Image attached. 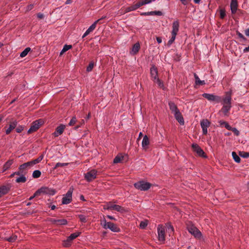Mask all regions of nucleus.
<instances>
[{"label": "nucleus", "instance_id": "nucleus-1", "mask_svg": "<svg viewBox=\"0 0 249 249\" xmlns=\"http://www.w3.org/2000/svg\"><path fill=\"white\" fill-rule=\"evenodd\" d=\"M43 155H40L38 158L31 161L25 162L19 166V169L22 170L25 175L27 173V170L35 164L39 163L43 159Z\"/></svg>", "mask_w": 249, "mask_h": 249}, {"label": "nucleus", "instance_id": "nucleus-2", "mask_svg": "<svg viewBox=\"0 0 249 249\" xmlns=\"http://www.w3.org/2000/svg\"><path fill=\"white\" fill-rule=\"evenodd\" d=\"M134 186L138 190L146 191L151 187L152 184L144 180H140L135 183Z\"/></svg>", "mask_w": 249, "mask_h": 249}, {"label": "nucleus", "instance_id": "nucleus-3", "mask_svg": "<svg viewBox=\"0 0 249 249\" xmlns=\"http://www.w3.org/2000/svg\"><path fill=\"white\" fill-rule=\"evenodd\" d=\"M103 227L104 229H109L112 231L119 232L120 231V229L115 224L110 222H107L105 219L102 223Z\"/></svg>", "mask_w": 249, "mask_h": 249}, {"label": "nucleus", "instance_id": "nucleus-4", "mask_svg": "<svg viewBox=\"0 0 249 249\" xmlns=\"http://www.w3.org/2000/svg\"><path fill=\"white\" fill-rule=\"evenodd\" d=\"M104 209L108 210H115L120 213L124 212V209L122 206L113 204L111 202L107 203L104 206Z\"/></svg>", "mask_w": 249, "mask_h": 249}, {"label": "nucleus", "instance_id": "nucleus-5", "mask_svg": "<svg viewBox=\"0 0 249 249\" xmlns=\"http://www.w3.org/2000/svg\"><path fill=\"white\" fill-rule=\"evenodd\" d=\"M188 231L193 235L196 238H200L201 236L200 231L194 225L191 223L187 224V227Z\"/></svg>", "mask_w": 249, "mask_h": 249}, {"label": "nucleus", "instance_id": "nucleus-6", "mask_svg": "<svg viewBox=\"0 0 249 249\" xmlns=\"http://www.w3.org/2000/svg\"><path fill=\"white\" fill-rule=\"evenodd\" d=\"M43 124V121L41 120H36L34 122L28 131V133L31 134L36 131L40 126Z\"/></svg>", "mask_w": 249, "mask_h": 249}, {"label": "nucleus", "instance_id": "nucleus-7", "mask_svg": "<svg viewBox=\"0 0 249 249\" xmlns=\"http://www.w3.org/2000/svg\"><path fill=\"white\" fill-rule=\"evenodd\" d=\"M202 96L210 101L214 102L217 103L221 101V97L220 96L212 94L204 93L202 94Z\"/></svg>", "mask_w": 249, "mask_h": 249}, {"label": "nucleus", "instance_id": "nucleus-8", "mask_svg": "<svg viewBox=\"0 0 249 249\" xmlns=\"http://www.w3.org/2000/svg\"><path fill=\"white\" fill-rule=\"evenodd\" d=\"M97 171L93 169L84 174L85 178L88 182H90L96 178Z\"/></svg>", "mask_w": 249, "mask_h": 249}, {"label": "nucleus", "instance_id": "nucleus-9", "mask_svg": "<svg viewBox=\"0 0 249 249\" xmlns=\"http://www.w3.org/2000/svg\"><path fill=\"white\" fill-rule=\"evenodd\" d=\"M72 192L73 189L70 188L63 197L62 202L63 204H68L71 203L72 200Z\"/></svg>", "mask_w": 249, "mask_h": 249}, {"label": "nucleus", "instance_id": "nucleus-10", "mask_svg": "<svg viewBox=\"0 0 249 249\" xmlns=\"http://www.w3.org/2000/svg\"><path fill=\"white\" fill-rule=\"evenodd\" d=\"M210 122L207 119H203L200 121V125L202 129L203 135H207L208 133L207 128L210 125Z\"/></svg>", "mask_w": 249, "mask_h": 249}, {"label": "nucleus", "instance_id": "nucleus-11", "mask_svg": "<svg viewBox=\"0 0 249 249\" xmlns=\"http://www.w3.org/2000/svg\"><path fill=\"white\" fill-rule=\"evenodd\" d=\"M192 147L194 151L196 152L197 155L202 157H206L205 153L203 150L199 146V145L196 143H193Z\"/></svg>", "mask_w": 249, "mask_h": 249}, {"label": "nucleus", "instance_id": "nucleus-12", "mask_svg": "<svg viewBox=\"0 0 249 249\" xmlns=\"http://www.w3.org/2000/svg\"><path fill=\"white\" fill-rule=\"evenodd\" d=\"M17 124L18 122L15 120L12 119L9 123V127L5 130L6 134H9L17 127Z\"/></svg>", "mask_w": 249, "mask_h": 249}, {"label": "nucleus", "instance_id": "nucleus-13", "mask_svg": "<svg viewBox=\"0 0 249 249\" xmlns=\"http://www.w3.org/2000/svg\"><path fill=\"white\" fill-rule=\"evenodd\" d=\"M158 233L159 240L160 241H164L165 240V230L163 226L160 225L159 226L158 228Z\"/></svg>", "mask_w": 249, "mask_h": 249}, {"label": "nucleus", "instance_id": "nucleus-14", "mask_svg": "<svg viewBox=\"0 0 249 249\" xmlns=\"http://www.w3.org/2000/svg\"><path fill=\"white\" fill-rule=\"evenodd\" d=\"M10 189L11 186L9 184L0 186V197L8 194Z\"/></svg>", "mask_w": 249, "mask_h": 249}, {"label": "nucleus", "instance_id": "nucleus-15", "mask_svg": "<svg viewBox=\"0 0 249 249\" xmlns=\"http://www.w3.org/2000/svg\"><path fill=\"white\" fill-rule=\"evenodd\" d=\"M65 128V125L62 124H60L56 128L55 131L53 133V135L55 137L59 136L63 133Z\"/></svg>", "mask_w": 249, "mask_h": 249}, {"label": "nucleus", "instance_id": "nucleus-16", "mask_svg": "<svg viewBox=\"0 0 249 249\" xmlns=\"http://www.w3.org/2000/svg\"><path fill=\"white\" fill-rule=\"evenodd\" d=\"M179 22L178 20H176L173 22L172 24V31L171 32L172 35H177L179 30Z\"/></svg>", "mask_w": 249, "mask_h": 249}, {"label": "nucleus", "instance_id": "nucleus-17", "mask_svg": "<svg viewBox=\"0 0 249 249\" xmlns=\"http://www.w3.org/2000/svg\"><path fill=\"white\" fill-rule=\"evenodd\" d=\"M231 92H227L226 93V96L223 99V105L225 106H231Z\"/></svg>", "mask_w": 249, "mask_h": 249}, {"label": "nucleus", "instance_id": "nucleus-18", "mask_svg": "<svg viewBox=\"0 0 249 249\" xmlns=\"http://www.w3.org/2000/svg\"><path fill=\"white\" fill-rule=\"evenodd\" d=\"M141 6L138 2L133 5L125 8L124 9V13H126L130 11H134L139 8Z\"/></svg>", "mask_w": 249, "mask_h": 249}, {"label": "nucleus", "instance_id": "nucleus-19", "mask_svg": "<svg viewBox=\"0 0 249 249\" xmlns=\"http://www.w3.org/2000/svg\"><path fill=\"white\" fill-rule=\"evenodd\" d=\"M140 49V44L139 42L135 43L132 47L130 53L131 55H135L137 54Z\"/></svg>", "mask_w": 249, "mask_h": 249}, {"label": "nucleus", "instance_id": "nucleus-20", "mask_svg": "<svg viewBox=\"0 0 249 249\" xmlns=\"http://www.w3.org/2000/svg\"><path fill=\"white\" fill-rule=\"evenodd\" d=\"M150 73L152 79L154 81L157 79L158 78V71L157 68L153 66L150 69Z\"/></svg>", "mask_w": 249, "mask_h": 249}, {"label": "nucleus", "instance_id": "nucleus-21", "mask_svg": "<svg viewBox=\"0 0 249 249\" xmlns=\"http://www.w3.org/2000/svg\"><path fill=\"white\" fill-rule=\"evenodd\" d=\"M174 116L176 118V119L181 124H184V119L183 118L179 110L178 112H176L174 114Z\"/></svg>", "mask_w": 249, "mask_h": 249}, {"label": "nucleus", "instance_id": "nucleus-22", "mask_svg": "<svg viewBox=\"0 0 249 249\" xmlns=\"http://www.w3.org/2000/svg\"><path fill=\"white\" fill-rule=\"evenodd\" d=\"M142 15L144 16H153L156 15L158 16H161L163 15V13L160 11H151L148 12H144L141 14Z\"/></svg>", "mask_w": 249, "mask_h": 249}, {"label": "nucleus", "instance_id": "nucleus-23", "mask_svg": "<svg viewBox=\"0 0 249 249\" xmlns=\"http://www.w3.org/2000/svg\"><path fill=\"white\" fill-rule=\"evenodd\" d=\"M237 0H231V9L232 13L236 12L237 9Z\"/></svg>", "mask_w": 249, "mask_h": 249}, {"label": "nucleus", "instance_id": "nucleus-24", "mask_svg": "<svg viewBox=\"0 0 249 249\" xmlns=\"http://www.w3.org/2000/svg\"><path fill=\"white\" fill-rule=\"evenodd\" d=\"M169 106L170 109L173 114L175 113L176 112H178L179 111L177 107V106L175 105V104L174 102L172 101L169 102Z\"/></svg>", "mask_w": 249, "mask_h": 249}, {"label": "nucleus", "instance_id": "nucleus-25", "mask_svg": "<svg viewBox=\"0 0 249 249\" xmlns=\"http://www.w3.org/2000/svg\"><path fill=\"white\" fill-rule=\"evenodd\" d=\"M194 75L195 79V84L196 85L200 86L204 85L205 84V81L204 80H200L198 76L196 73H194Z\"/></svg>", "mask_w": 249, "mask_h": 249}, {"label": "nucleus", "instance_id": "nucleus-26", "mask_svg": "<svg viewBox=\"0 0 249 249\" xmlns=\"http://www.w3.org/2000/svg\"><path fill=\"white\" fill-rule=\"evenodd\" d=\"M48 190L47 189V187H41L40 188V189H38L35 193V195L36 196H40L41 194H44V193H48L47 192V191Z\"/></svg>", "mask_w": 249, "mask_h": 249}, {"label": "nucleus", "instance_id": "nucleus-27", "mask_svg": "<svg viewBox=\"0 0 249 249\" xmlns=\"http://www.w3.org/2000/svg\"><path fill=\"white\" fill-rule=\"evenodd\" d=\"M231 106H225L223 105V107H222L221 109V111L225 115L227 116L229 113V111L230 110L231 108Z\"/></svg>", "mask_w": 249, "mask_h": 249}, {"label": "nucleus", "instance_id": "nucleus-28", "mask_svg": "<svg viewBox=\"0 0 249 249\" xmlns=\"http://www.w3.org/2000/svg\"><path fill=\"white\" fill-rule=\"evenodd\" d=\"M13 163V160H8L3 166V172L8 170Z\"/></svg>", "mask_w": 249, "mask_h": 249}, {"label": "nucleus", "instance_id": "nucleus-29", "mask_svg": "<svg viewBox=\"0 0 249 249\" xmlns=\"http://www.w3.org/2000/svg\"><path fill=\"white\" fill-rule=\"evenodd\" d=\"M99 20L95 21L86 31L88 34L92 32L96 28V25Z\"/></svg>", "mask_w": 249, "mask_h": 249}, {"label": "nucleus", "instance_id": "nucleus-30", "mask_svg": "<svg viewBox=\"0 0 249 249\" xmlns=\"http://www.w3.org/2000/svg\"><path fill=\"white\" fill-rule=\"evenodd\" d=\"M149 144V138L146 135H145L142 139V146L143 147H145L147 146H148Z\"/></svg>", "mask_w": 249, "mask_h": 249}, {"label": "nucleus", "instance_id": "nucleus-31", "mask_svg": "<svg viewBox=\"0 0 249 249\" xmlns=\"http://www.w3.org/2000/svg\"><path fill=\"white\" fill-rule=\"evenodd\" d=\"M218 123L222 127H225L227 129H231V126L225 121L220 120L218 121Z\"/></svg>", "mask_w": 249, "mask_h": 249}, {"label": "nucleus", "instance_id": "nucleus-32", "mask_svg": "<svg viewBox=\"0 0 249 249\" xmlns=\"http://www.w3.org/2000/svg\"><path fill=\"white\" fill-rule=\"evenodd\" d=\"M80 234V232H75V233H73L72 234H71L68 237V240L69 241H71H71H72L73 239H75L76 237H77L78 236H79Z\"/></svg>", "mask_w": 249, "mask_h": 249}, {"label": "nucleus", "instance_id": "nucleus-33", "mask_svg": "<svg viewBox=\"0 0 249 249\" xmlns=\"http://www.w3.org/2000/svg\"><path fill=\"white\" fill-rule=\"evenodd\" d=\"M27 180L26 178L25 177V175H22L20 176L19 177L17 178L16 181L17 183H24Z\"/></svg>", "mask_w": 249, "mask_h": 249}, {"label": "nucleus", "instance_id": "nucleus-34", "mask_svg": "<svg viewBox=\"0 0 249 249\" xmlns=\"http://www.w3.org/2000/svg\"><path fill=\"white\" fill-rule=\"evenodd\" d=\"M72 48V46L71 45H65L61 52L60 53V55H62L64 53L68 51Z\"/></svg>", "mask_w": 249, "mask_h": 249}, {"label": "nucleus", "instance_id": "nucleus-35", "mask_svg": "<svg viewBox=\"0 0 249 249\" xmlns=\"http://www.w3.org/2000/svg\"><path fill=\"white\" fill-rule=\"evenodd\" d=\"M31 51V48L29 47L26 48L23 51H22L20 54L21 57H24L26 56L28 53Z\"/></svg>", "mask_w": 249, "mask_h": 249}, {"label": "nucleus", "instance_id": "nucleus-36", "mask_svg": "<svg viewBox=\"0 0 249 249\" xmlns=\"http://www.w3.org/2000/svg\"><path fill=\"white\" fill-rule=\"evenodd\" d=\"M232 158L234 161L237 163L240 162V157L237 155L235 152H232L231 153Z\"/></svg>", "mask_w": 249, "mask_h": 249}, {"label": "nucleus", "instance_id": "nucleus-37", "mask_svg": "<svg viewBox=\"0 0 249 249\" xmlns=\"http://www.w3.org/2000/svg\"><path fill=\"white\" fill-rule=\"evenodd\" d=\"M68 223V222L65 219H58L57 226L66 225Z\"/></svg>", "mask_w": 249, "mask_h": 249}, {"label": "nucleus", "instance_id": "nucleus-38", "mask_svg": "<svg viewBox=\"0 0 249 249\" xmlns=\"http://www.w3.org/2000/svg\"><path fill=\"white\" fill-rule=\"evenodd\" d=\"M41 172L39 170H35L33 172L32 176L35 178H38L41 176Z\"/></svg>", "mask_w": 249, "mask_h": 249}, {"label": "nucleus", "instance_id": "nucleus-39", "mask_svg": "<svg viewBox=\"0 0 249 249\" xmlns=\"http://www.w3.org/2000/svg\"><path fill=\"white\" fill-rule=\"evenodd\" d=\"M94 65H95V64H94V62H93V61L90 62L87 68L86 71L88 72L91 71L92 70Z\"/></svg>", "mask_w": 249, "mask_h": 249}, {"label": "nucleus", "instance_id": "nucleus-40", "mask_svg": "<svg viewBox=\"0 0 249 249\" xmlns=\"http://www.w3.org/2000/svg\"><path fill=\"white\" fill-rule=\"evenodd\" d=\"M123 159V157L118 155L114 158L113 160V162L114 163H119L121 162Z\"/></svg>", "mask_w": 249, "mask_h": 249}, {"label": "nucleus", "instance_id": "nucleus-41", "mask_svg": "<svg viewBox=\"0 0 249 249\" xmlns=\"http://www.w3.org/2000/svg\"><path fill=\"white\" fill-rule=\"evenodd\" d=\"M17 238V236L16 235H12L10 237L6 238V240H7L9 242H13L16 241Z\"/></svg>", "mask_w": 249, "mask_h": 249}, {"label": "nucleus", "instance_id": "nucleus-42", "mask_svg": "<svg viewBox=\"0 0 249 249\" xmlns=\"http://www.w3.org/2000/svg\"><path fill=\"white\" fill-rule=\"evenodd\" d=\"M68 164H69L68 163L58 162L55 164V166L53 168V169H55L59 167H64V166H67L68 165Z\"/></svg>", "mask_w": 249, "mask_h": 249}, {"label": "nucleus", "instance_id": "nucleus-43", "mask_svg": "<svg viewBox=\"0 0 249 249\" xmlns=\"http://www.w3.org/2000/svg\"><path fill=\"white\" fill-rule=\"evenodd\" d=\"M152 0H142L141 1H139V3L140 5V6H142L143 5L150 3Z\"/></svg>", "mask_w": 249, "mask_h": 249}, {"label": "nucleus", "instance_id": "nucleus-44", "mask_svg": "<svg viewBox=\"0 0 249 249\" xmlns=\"http://www.w3.org/2000/svg\"><path fill=\"white\" fill-rule=\"evenodd\" d=\"M47 189L48 190L47 191L48 193H44V194H48L53 196L56 193L55 191L54 190L49 189V188L47 187Z\"/></svg>", "mask_w": 249, "mask_h": 249}, {"label": "nucleus", "instance_id": "nucleus-45", "mask_svg": "<svg viewBox=\"0 0 249 249\" xmlns=\"http://www.w3.org/2000/svg\"><path fill=\"white\" fill-rule=\"evenodd\" d=\"M239 155L243 158H248L249 157V153L244 151H240Z\"/></svg>", "mask_w": 249, "mask_h": 249}, {"label": "nucleus", "instance_id": "nucleus-46", "mask_svg": "<svg viewBox=\"0 0 249 249\" xmlns=\"http://www.w3.org/2000/svg\"><path fill=\"white\" fill-rule=\"evenodd\" d=\"M16 130L17 133H20L23 130L24 126L23 125H18L16 127Z\"/></svg>", "mask_w": 249, "mask_h": 249}, {"label": "nucleus", "instance_id": "nucleus-47", "mask_svg": "<svg viewBox=\"0 0 249 249\" xmlns=\"http://www.w3.org/2000/svg\"><path fill=\"white\" fill-rule=\"evenodd\" d=\"M147 226V221H141L140 224V227L141 229H144Z\"/></svg>", "mask_w": 249, "mask_h": 249}, {"label": "nucleus", "instance_id": "nucleus-48", "mask_svg": "<svg viewBox=\"0 0 249 249\" xmlns=\"http://www.w3.org/2000/svg\"><path fill=\"white\" fill-rule=\"evenodd\" d=\"M76 118L75 117H73L69 123V125L70 126L73 125L76 123Z\"/></svg>", "mask_w": 249, "mask_h": 249}, {"label": "nucleus", "instance_id": "nucleus-49", "mask_svg": "<svg viewBox=\"0 0 249 249\" xmlns=\"http://www.w3.org/2000/svg\"><path fill=\"white\" fill-rule=\"evenodd\" d=\"M167 230L168 231V232H173L174 231V228L172 225L170 223H167Z\"/></svg>", "mask_w": 249, "mask_h": 249}, {"label": "nucleus", "instance_id": "nucleus-50", "mask_svg": "<svg viewBox=\"0 0 249 249\" xmlns=\"http://www.w3.org/2000/svg\"><path fill=\"white\" fill-rule=\"evenodd\" d=\"M14 174L21 176L22 175H25V173L22 170H20L19 169V167H18V171L14 173Z\"/></svg>", "mask_w": 249, "mask_h": 249}, {"label": "nucleus", "instance_id": "nucleus-51", "mask_svg": "<svg viewBox=\"0 0 249 249\" xmlns=\"http://www.w3.org/2000/svg\"><path fill=\"white\" fill-rule=\"evenodd\" d=\"M79 218L82 222L86 223L87 221L86 217L84 215H79Z\"/></svg>", "mask_w": 249, "mask_h": 249}, {"label": "nucleus", "instance_id": "nucleus-52", "mask_svg": "<svg viewBox=\"0 0 249 249\" xmlns=\"http://www.w3.org/2000/svg\"><path fill=\"white\" fill-rule=\"evenodd\" d=\"M176 36V35H172L171 38L170 39V40L168 42V45H171L173 43V42L175 40Z\"/></svg>", "mask_w": 249, "mask_h": 249}, {"label": "nucleus", "instance_id": "nucleus-53", "mask_svg": "<svg viewBox=\"0 0 249 249\" xmlns=\"http://www.w3.org/2000/svg\"><path fill=\"white\" fill-rule=\"evenodd\" d=\"M71 241L68 240V238L66 241H64L63 244V246L65 247H69L71 245Z\"/></svg>", "mask_w": 249, "mask_h": 249}, {"label": "nucleus", "instance_id": "nucleus-54", "mask_svg": "<svg viewBox=\"0 0 249 249\" xmlns=\"http://www.w3.org/2000/svg\"><path fill=\"white\" fill-rule=\"evenodd\" d=\"M225 16H226L225 11L223 9H221L220 11V18L223 19L225 18Z\"/></svg>", "mask_w": 249, "mask_h": 249}, {"label": "nucleus", "instance_id": "nucleus-55", "mask_svg": "<svg viewBox=\"0 0 249 249\" xmlns=\"http://www.w3.org/2000/svg\"><path fill=\"white\" fill-rule=\"evenodd\" d=\"M154 81L155 83H157L160 87H162L163 86L162 83L159 78H157V79L155 80Z\"/></svg>", "mask_w": 249, "mask_h": 249}, {"label": "nucleus", "instance_id": "nucleus-56", "mask_svg": "<svg viewBox=\"0 0 249 249\" xmlns=\"http://www.w3.org/2000/svg\"><path fill=\"white\" fill-rule=\"evenodd\" d=\"M229 130L232 131L235 135L238 136L239 134V131L235 128H233L231 127V129H229Z\"/></svg>", "mask_w": 249, "mask_h": 249}, {"label": "nucleus", "instance_id": "nucleus-57", "mask_svg": "<svg viewBox=\"0 0 249 249\" xmlns=\"http://www.w3.org/2000/svg\"><path fill=\"white\" fill-rule=\"evenodd\" d=\"M49 221L53 224H54L57 226L58 219H55L53 218H51Z\"/></svg>", "mask_w": 249, "mask_h": 249}, {"label": "nucleus", "instance_id": "nucleus-58", "mask_svg": "<svg viewBox=\"0 0 249 249\" xmlns=\"http://www.w3.org/2000/svg\"><path fill=\"white\" fill-rule=\"evenodd\" d=\"M180 0L182 4L184 5H187L190 1V0Z\"/></svg>", "mask_w": 249, "mask_h": 249}, {"label": "nucleus", "instance_id": "nucleus-59", "mask_svg": "<svg viewBox=\"0 0 249 249\" xmlns=\"http://www.w3.org/2000/svg\"><path fill=\"white\" fill-rule=\"evenodd\" d=\"M37 17L39 19H43L44 18V15L42 13H39L37 15Z\"/></svg>", "mask_w": 249, "mask_h": 249}, {"label": "nucleus", "instance_id": "nucleus-60", "mask_svg": "<svg viewBox=\"0 0 249 249\" xmlns=\"http://www.w3.org/2000/svg\"><path fill=\"white\" fill-rule=\"evenodd\" d=\"M106 18V16L102 17L101 18H100L97 20H99L98 23H99V24L103 23V22H102V20Z\"/></svg>", "mask_w": 249, "mask_h": 249}, {"label": "nucleus", "instance_id": "nucleus-61", "mask_svg": "<svg viewBox=\"0 0 249 249\" xmlns=\"http://www.w3.org/2000/svg\"><path fill=\"white\" fill-rule=\"evenodd\" d=\"M33 7H34L33 4L29 5L27 7V11L31 10L33 8Z\"/></svg>", "mask_w": 249, "mask_h": 249}, {"label": "nucleus", "instance_id": "nucleus-62", "mask_svg": "<svg viewBox=\"0 0 249 249\" xmlns=\"http://www.w3.org/2000/svg\"><path fill=\"white\" fill-rule=\"evenodd\" d=\"M157 42L159 43H161V42H162V39L161 37H157Z\"/></svg>", "mask_w": 249, "mask_h": 249}, {"label": "nucleus", "instance_id": "nucleus-63", "mask_svg": "<svg viewBox=\"0 0 249 249\" xmlns=\"http://www.w3.org/2000/svg\"><path fill=\"white\" fill-rule=\"evenodd\" d=\"M245 34L247 36H249V28L246 29Z\"/></svg>", "mask_w": 249, "mask_h": 249}, {"label": "nucleus", "instance_id": "nucleus-64", "mask_svg": "<svg viewBox=\"0 0 249 249\" xmlns=\"http://www.w3.org/2000/svg\"><path fill=\"white\" fill-rule=\"evenodd\" d=\"M142 136H143V134H142V132H140V133H139V137H138V138L137 140H138V141H139V140H140V139L142 138Z\"/></svg>", "mask_w": 249, "mask_h": 249}]
</instances>
